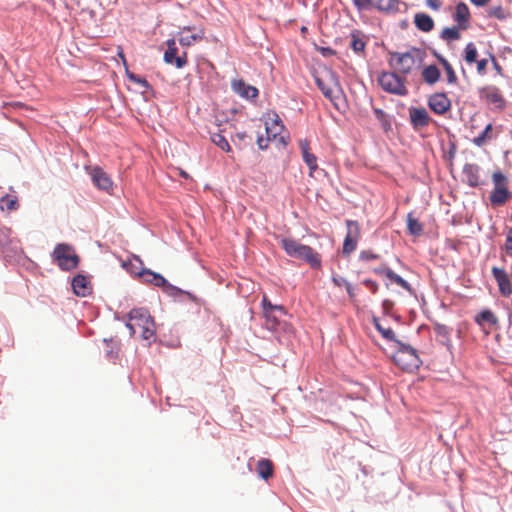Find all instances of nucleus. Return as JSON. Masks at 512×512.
Segmentation results:
<instances>
[{"instance_id":"nucleus-1","label":"nucleus","mask_w":512,"mask_h":512,"mask_svg":"<svg viewBox=\"0 0 512 512\" xmlns=\"http://www.w3.org/2000/svg\"><path fill=\"white\" fill-rule=\"evenodd\" d=\"M131 271V275H134L142 280L145 284H151L155 287L162 289L163 293L174 301L182 302V297L186 296L190 301L200 306L203 304V300L191 293L190 291L184 290L178 286L171 284L162 274L152 271L149 268L142 267L140 271Z\"/></svg>"},{"instance_id":"nucleus-2","label":"nucleus","mask_w":512,"mask_h":512,"mask_svg":"<svg viewBox=\"0 0 512 512\" xmlns=\"http://www.w3.org/2000/svg\"><path fill=\"white\" fill-rule=\"evenodd\" d=\"M281 247L289 257L303 260L313 269L321 267V257L312 247L290 238H283Z\"/></svg>"},{"instance_id":"nucleus-3","label":"nucleus","mask_w":512,"mask_h":512,"mask_svg":"<svg viewBox=\"0 0 512 512\" xmlns=\"http://www.w3.org/2000/svg\"><path fill=\"white\" fill-rule=\"evenodd\" d=\"M53 262L62 271H71L76 269L80 263V257L75 253L72 245L68 243H58L51 253Z\"/></svg>"},{"instance_id":"nucleus-4","label":"nucleus","mask_w":512,"mask_h":512,"mask_svg":"<svg viewBox=\"0 0 512 512\" xmlns=\"http://www.w3.org/2000/svg\"><path fill=\"white\" fill-rule=\"evenodd\" d=\"M394 343L397 345V350L394 352L393 360L402 369L419 368L422 361L418 355L417 350L409 344L403 343L401 340L396 339Z\"/></svg>"},{"instance_id":"nucleus-5","label":"nucleus","mask_w":512,"mask_h":512,"mask_svg":"<svg viewBox=\"0 0 512 512\" xmlns=\"http://www.w3.org/2000/svg\"><path fill=\"white\" fill-rule=\"evenodd\" d=\"M492 182L494 188L489 195V200L492 206H502L511 197V192L508 189V178L500 170L492 174Z\"/></svg>"},{"instance_id":"nucleus-6","label":"nucleus","mask_w":512,"mask_h":512,"mask_svg":"<svg viewBox=\"0 0 512 512\" xmlns=\"http://www.w3.org/2000/svg\"><path fill=\"white\" fill-rule=\"evenodd\" d=\"M378 83L387 93L397 96H406L408 94V90L405 86V79L395 72H381L378 77Z\"/></svg>"},{"instance_id":"nucleus-7","label":"nucleus","mask_w":512,"mask_h":512,"mask_svg":"<svg viewBox=\"0 0 512 512\" xmlns=\"http://www.w3.org/2000/svg\"><path fill=\"white\" fill-rule=\"evenodd\" d=\"M389 54L391 56L389 60L391 67L398 68L399 72L404 75L411 73L416 64L411 48L404 53L390 52Z\"/></svg>"},{"instance_id":"nucleus-8","label":"nucleus","mask_w":512,"mask_h":512,"mask_svg":"<svg viewBox=\"0 0 512 512\" xmlns=\"http://www.w3.org/2000/svg\"><path fill=\"white\" fill-rule=\"evenodd\" d=\"M263 314L270 328L275 329L279 324L278 314L287 315V310L282 305L272 304L271 301L264 296L262 299Z\"/></svg>"},{"instance_id":"nucleus-9","label":"nucleus","mask_w":512,"mask_h":512,"mask_svg":"<svg viewBox=\"0 0 512 512\" xmlns=\"http://www.w3.org/2000/svg\"><path fill=\"white\" fill-rule=\"evenodd\" d=\"M478 92L480 98L485 99L490 104H494L497 110L502 111L506 108L507 102L498 87L488 85L479 88Z\"/></svg>"},{"instance_id":"nucleus-10","label":"nucleus","mask_w":512,"mask_h":512,"mask_svg":"<svg viewBox=\"0 0 512 512\" xmlns=\"http://www.w3.org/2000/svg\"><path fill=\"white\" fill-rule=\"evenodd\" d=\"M346 225L348 232L344 238L342 253L344 256L350 255L357 246L359 236V225L357 221L347 220Z\"/></svg>"},{"instance_id":"nucleus-11","label":"nucleus","mask_w":512,"mask_h":512,"mask_svg":"<svg viewBox=\"0 0 512 512\" xmlns=\"http://www.w3.org/2000/svg\"><path fill=\"white\" fill-rule=\"evenodd\" d=\"M427 104L437 115H443L451 108V100L444 92H437L430 95Z\"/></svg>"},{"instance_id":"nucleus-12","label":"nucleus","mask_w":512,"mask_h":512,"mask_svg":"<svg viewBox=\"0 0 512 512\" xmlns=\"http://www.w3.org/2000/svg\"><path fill=\"white\" fill-rule=\"evenodd\" d=\"M167 49L164 53V61L167 64L175 65L176 68H183L186 63V53L183 55H177V47L174 39L167 40Z\"/></svg>"},{"instance_id":"nucleus-13","label":"nucleus","mask_w":512,"mask_h":512,"mask_svg":"<svg viewBox=\"0 0 512 512\" xmlns=\"http://www.w3.org/2000/svg\"><path fill=\"white\" fill-rule=\"evenodd\" d=\"M231 89L235 94L246 100H254L259 94L255 86L246 83L243 79L233 80Z\"/></svg>"},{"instance_id":"nucleus-14","label":"nucleus","mask_w":512,"mask_h":512,"mask_svg":"<svg viewBox=\"0 0 512 512\" xmlns=\"http://www.w3.org/2000/svg\"><path fill=\"white\" fill-rule=\"evenodd\" d=\"M89 175L93 184L100 190L109 191L113 182L104 170L99 166H94L89 170Z\"/></svg>"},{"instance_id":"nucleus-15","label":"nucleus","mask_w":512,"mask_h":512,"mask_svg":"<svg viewBox=\"0 0 512 512\" xmlns=\"http://www.w3.org/2000/svg\"><path fill=\"white\" fill-rule=\"evenodd\" d=\"M410 123L414 129L428 126L431 117L427 110L422 107L411 106L409 108Z\"/></svg>"},{"instance_id":"nucleus-16","label":"nucleus","mask_w":512,"mask_h":512,"mask_svg":"<svg viewBox=\"0 0 512 512\" xmlns=\"http://www.w3.org/2000/svg\"><path fill=\"white\" fill-rule=\"evenodd\" d=\"M480 166L474 163H466L463 167V174L466 177V182L471 188H476L484 185L485 182L480 179Z\"/></svg>"},{"instance_id":"nucleus-17","label":"nucleus","mask_w":512,"mask_h":512,"mask_svg":"<svg viewBox=\"0 0 512 512\" xmlns=\"http://www.w3.org/2000/svg\"><path fill=\"white\" fill-rule=\"evenodd\" d=\"M127 317L129 321H135V323L140 327L145 324H151V326H155L153 317L145 307L133 308L129 311Z\"/></svg>"},{"instance_id":"nucleus-18","label":"nucleus","mask_w":512,"mask_h":512,"mask_svg":"<svg viewBox=\"0 0 512 512\" xmlns=\"http://www.w3.org/2000/svg\"><path fill=\"white\" fill-rule=\"evenodd\" d=\"M73 292L80 297H85L91 292L90 282L83 274H77L72 278Z\"/></svg>"},{"instance_id":"nucleus-19","label":"nucleus","mask_w":512,"mask_h":512,"mask_svg":"<svg viewBox=\"0 0 512 512\" xmlns=\"http://www.w3.org/2000/svg\"><path fill=\"white\" fill-rule=\"evenodd\" d=\"M470 19V11L466 3L460 1L456 5L455 13L453 14V20L457 22L459 28L465 30L468 28Z\"/></svg>"},{"instance_id":"nucleus-20","label":"nucleus","mask_w":512,"mask_h":512,"mask_svg":"<svg viewBox=\"0 0 512 512\" xmlns=\"http://www.w3.org/2000/svg\"><path fill=\"white\" fill-rule=\"evenodd\" d=\"M433 329H434L437 341L440 344H442L443 346H445L449 352H451L452 343L450 340V334L453 331V329L444 324H440V323H435L433 326Z\"/></svg>"},{"instance_id":"nucleus-21","label":"nucleus","mask_w":512,"mask_h":512,"mask_svg":"<svg viewBox=\"0 0 512 512\" xmlns=\"http://www.w3.org/2000/svg\"><path fill=\"white\" fill-rule=\"evenodd\" d=\"M302 158L305 164L309 167L310 175L318 168L316 156L310 152L309 143L307 140H300L299 143Z\"/></svg>"},{"instance_id":"nucleus-22","label":"nucleus","mask_w":512,"mask_h":512,"mask_svg":"<svg viewBox=\"0 0 512 512\" xmlns=\"http://www.w3.org/2000/svg\"><path fill=\"white\" fill-rule=\"evenodd\" d=\"M414 24L418 30L426 33L432 31L435 25L433 18L424 12L414 15Z\"/></svg>"},{"instance_id":"nucleus-23","label":"nucleus","mask_w":512,"mask_h":512,"mask_svg":"<svg viewBox=\"0 0 512 512\" xmlns=\"http://www.w3.org/2000/svg\"><path fill=\"white\" fill-rule=\"evenodd\" d=\"M421 74L424 82L428 85L437 83L441 78V72L435 64L424 67Z\"/></svg>"},{"instance_id":"nucleus-24","label":"nucleus","mask_w":512,"mask_h":512,"mask_svg":"<svg viewBox=\"0 0 512 512\" xmlns=\"http://www.w3.org/2000/svg\"><path fill=\"white\" fill-rule=\"evenodd\" d=\"M257 472L261 479L267 481L274 474L273 463L266 458H261L257 462Z\"/></svg>"},{"instance_id":"nucleus-25","label":"nucleus","mask_w":512,"mask_h":512,"mask_svg":"<svg viewBox=\"0 0 512 512\" xmlns=\"http://www.w3.org/2000/svg\"><path fill=\"white\" fill-rule=\"evenodd\" d=\"M373 325L375 329L381 334V336L390 342L396 341V336L394 331L391 328H385L381 325L380 320L378 317L373 316L372 318Z\"/></svg>"},{"instance_id":"nucleus-26","label":"nucleus","mask_w":512,"mask_h":512,"mask_svg":"<svg viewBox=\"0 0 512 512\" xmlns=\"http://www.w3.org/2000/svg\"><path fill=\"white\" fill-rule=\"evenodd\" d=\"M384 271H385V276L389 280L396 283L397 285H399L401 288L405 289L406 291H409V292L411 291V289H412L411 285L403 277H401L400 275L395 273L390 268H384Z\"/></svg>"},{"instance_id":"nucleus-27","label":"nucleus","mask_w":512,"mask_h":512,"mask_svg":"<svg viewBox=\"0 0 512 512\" xmlns=\"http://www.w3.org/2000/svg\"><path fill=\"white\" fill-rule=\"evenodd\" d=\"M460 30H462V29L459 28V25L452 26V27H445L442 30V32L440 33V38L442 40H445L448 42L456 41V40L460 39V37H461Z\"/></svg>"},{"instance_id":"nucleus-28","label":"nucleus","mask_w":512,"mask_h":512,"mask_svg":"<svg viewBox=\"0 0 512 512\" xmlns=\"http://www.w3.org/2000/svg\"><path fill=\"white\" fill-rule=\"evenodd\" d=\"M350 47L355 53H360L365 50L366 42L361 37L360 31L355 30L351 33Z\"/></svg>"},{"instance_id":"nucleus-29","label":"nucleus","mask_w":512,"mask_h":512,"mask_svg":"<svg viewBox=\"0 0 512 512\" xmlns=\"http://www.w3.org/2000/svg\"><path fill=\"white\" fill-rule=\"evenodd\" d=\"M407 228L411 235L419 236L423 231V226L418 219L414 218L411 213L407 216Z\"/></svg>"},{"instance_id":"nucleus-30","label":"nucleus","mask_w":512,"mask_h":512,"mask_svg":"<svg viewBox=\"0 0 512 512\" xmlns=\"http://www.w3.org/2000/svg\"><path fill=\"white\" fill-rule=\"evenodd\" d=\"M476 322L479 325H482L483 323H487V324H490V325H495L497 323V318H496V316L494 315V313L491 310L485 309V310H482L476 316Z\"/></svg>"},{"instance_id":"nucleus-31","label":"nucleus","mask_w":512,"mask_h":512,"mask_svg":"<svg viewBox=\"0 0 512 512\" xmlns=\"http://www.w3.org/2000/svg\"><path fill=\"white\" fill-rule=\"evenodd\" d=\"M18 199L16 196H11L9 194H5L0 198V207L3 210L6 208L9 211L16 210L18 208Z\"/></svg>"},{"instance_id":"nucleus-32","label":"nucleus","mask_w":512,"mask_h":512,"mask_svg":"<svg viewBox=\"0 0 512 512\" xmlns=\"http://www.w3.org/2000/svg\"><path fill=\"white\" fill-rule=\"evenodd\" d=\"M478 51L473 42H469L464 48V59L468 64L475 63L477 61Z\"/></svg>"},{"instance_id":"nucleus-33","label":"nucleus","mask_w":512,"mask_h":512,"mask_svg":"<svg viewBox=\"0 0 512 512\" xmlns=\"http://www.w3.org/2000/svg\"><path fill=\"white\" fill-rule=\"evenodd\" d=\"M487 15L498 20H505L509 17V13L500 5L491 6L487 10Z\"/></svg>"},{"instance_id":"nucleus-34","label":"nucleus","mask_w":512,"mask_h":512,"mask_svg":"<svg viewBox=\"0 0 512 512\" xmlns=\"http://www.w3.org/2000/svg\"><path fill=\"white\" fill-rule=\"evenodd\" d=\"M398 5V0H375V6L380 11H392L396 10Z\"/></svg>"},{"instance_id":"nucleus-35","label":"nucleus","mask_w":512,"mask_h":512,"mask_svg":"<svg viewBox=\"0 0 512 512\" xmlns=\"http://www.w3.org/2000/svg\"><path fill=\"white\" fill-rule=\"evenodd\" d=\"M212 142L218 146L220 149L229 152L231 147L227 141V139L220 133H214L211 135Z\"/></svg>"},{"instance_id":"nucleus-36","label":"nucleus","mask_w":512,"mask_h":512,"mask_svg":"<svg viewBox=\"0 0 512 512\" xmlns=\"http://www.w3.org/2000/svg\"><path fill=\"white\" fill-rule=\"evenodd\" d=\"M314 79H315V83H316L317 87L322 92V94L325 96V98L333 101L334 97H333L332 89L325 84V82L322 78L315 76Z\"/></svg>"},{"instance_id":"nucleus-37","label":"nucleus","mask_w":512,"mask_h":512,"mask_svg":"<svg viewBox=\"0 0 512 512\" xmlns=\"http://www.w3.org/2000/svg\"><path fill=\"white\" fill-rule=\"evenodd\" d=\"M11 244V230L7 227H0V248L5 249Z\"/></svg>"},{"instance_id":"nucleus-38","label":"nucleus","mask_w":512,"mask_h":512,"mask_svg":"<svg viewBox=\"0 0 512 512\" xmlns=\"http://www.w3.org/2000/svg\"><path fill=\"white\" fill-rule=\"evenodd\" d=\"M441 65L443 66L446 75H447V83L448 84H455L457 82V76L456 73L452 67V65L449 63L448 60L442 61Z\"/></svg>"},{"instance_id":"nucleus-39","label":"nucleus","mask_w":512,"mask_h":512,"mask_svg":"<svg viewBox=\"0 0 512 512\" xmlns=\"http://www.w3.org/2000/svg\"><path fill=\"white\" fill-rule=\"evenodd\" d=\"M492 128L493 126L491 123L487 124L484 130L473 139V143L478 147L483 146L488 137V134L492 131Z\"/></svg>"},{"instance_id":"nucleus-40","label":"nucleus","mask_w":512,"mask_h":512,"mask_svg":"<svg viewBox=\"0 0 512 512\" xmlns=\"http://www.w3.org/2000/svg\"><path fill=\"white\" fill-rule=\"evenodd\" d=\"M126 76L130 81L139 84L143 88H145V89L150 88V84L145 78L130 72L128 69H126Z\"/></svg>"},{"instance_id":"nucleus-41","label":"nucleus","mask_w":512,"mask_h":512,"mask_svg":"<svg viewBox=\"0 0 512 512\" xmlns=\"http://www.w3.org/2000/svg\"><path fill=\"white\" fill-rule=\"evenodd\" d=\"M492 275L495 278L498 285L509 278L506 270L499 267L492 268Z\"/></svg>"},{"instance_id":"nucleus-42","label":"nucleus","mask_w":512,"mask_h":512,"mask_svg":"<svg viewBox=\"0 0 512 512\" xmlns=\"http://www.w3.org/2000/svg\"><path fill=\"white\" fill-rule=\"evenodd\" d=\"M201 38H202V36H201V35H199V34L182 35V36L179 38V43H180L182 46H190V45H192L195 41L200 40Z\"/></svg>"},{"instance_id":"nucleus-43","label":"nucleus","mask_w":512,"mask_h":512,"mask_svg":"<svg viewBox=\"0 0 512 512\" xmlns=\"http://www.w3.org/2000/svg\"><path fill=\"white\" fill-rule=\"evenodd\" d=\"M375 0H352L354 6L359 11L370 9L374 5Z\"/></svg>"},{"instance_id":"nucleus-44","label":"nucleus","mask_w":512,"mask_h":512,"mask_svg":"<svg viewBox=\"0 0 512 512\" xmlns=\"http://www.w3.org/2000/svg\"><path fill=\"white\" fill-rule=\"evenodd\" d=\"M142 328V334L141 337L144 340H150L151 338L155 337V329L154 326H151V324H145L141 326Z\"/></svg>"},{"instance_id":"nucleus-45","label":"nucleus","mask_w":512,"mask_h":512,"mask_svg":"<svg viewBox=\"0 0 512 512\" xmlns=\"http://www.w3.org/2000/svg\"><path fill=\"white\" fill-rule=\"evenodd\" d=\"M133 259L139 264V266H142L143 265V261L141 260V258L137 255H133ZM123 267L127 269V271L131 274V271L130 270H133V271H140V269L142 267H138L136 266L135 264L133 263H126L124 262L123 263Z\"/></svg>"},{"instance_id":"nucleus-46","label":"nucleus","mask_w":512,"mask_h":512,"mask_svg":"<svg viewBox=\"0 0 512 512\" xmlns=\"http://www.w3.org/2000/svg\"><path fill=\"white\" fill-rule=\"evenodd\" d=\"M498 287L500 293L505 297L510 296V294L512 293V285L509 278L506 281L499 284Z\"/></svg>"},{"instance_id":"nucleus-47","label":"nucleus","mask_w":512,"mask_h":512,"mask_svg":"<svg viewBox=\"0 0 512 512\" xmlns=\"http://www.w3.org/2000/svg\"><path fill=\"white\" fill-rule=\"evenodd\" d=\"M412 49V55L414 57V60L416 63L418 64H421L423 61H424V57H425V52L420 49V48H417V47H411Z\"/></svg>"},{"instance_id":"nucleus-48","label":"nucleus","mask_w":512,"mask_h":512,"mask_svg":"<svg viewBox=\"0 0 512 512\" xmlns=\"http://www.w3.org/2000/svg\"><path fill=\"white\" fill-rule=\"evenodd\" d=\"M379 258V255L378 254H375L371 251H361L360 254H359V259L362 260V261H369V260H375V259H378Z\"/></svg>"},{"instance_id":"nucleus-49","label":"nucleus","mask_w":512,"mask_h":512,"mask_svg":"<svg viewBox=\"0 0 512 512\" xmlns=\"http://www.w3.org/2000/svg\"><path fill=\"white\" fill-rule=\"evenodd\" d=\"M379 122L381 124L382 129L385 132H389L392 130V117L391 116L388 115L384 119L380 120Z\"/></svg>"},{"instance_id":"nucleus-50","label":"nucleus","mask_w":512,"mask_h":512,"mask_svg":"<svg viewBox=\"0 0 512 512\" xmlns=\"http://www.w3.org/2000/svg\"><path fill=\"white\" fill-rule=\"evenodd\" d=\"M394 306V302L390 299H385L382 301V310L385 315H391V310Z\"/></svg>"},{"instance_id":"nucleus-51","label":"nucleus","mask_w":512,"mask_h":512,"mask_svg":"<svg viewBox=\"0 0 512 512\" xmlns=\"http://www.w3.org/2000/svg\"><path fill=\"white\" fill-rule=\"evenodd\" d=\"M270 142V138H264L263 135H259L257 137V145L260 150H265L268 148V144Z\"/></svg>"},{"instance_id":"nucleus-52","label":"nucleus","mask_w":512,"mask_h":512,"mask_svg":"<svg viewBox=\"0 0 512 512\" xmlns=\"http://www.w3.org/2000/svg\"><path fill=\"white\" fill-rule=\"evenodd\" d=\"M477 63V72L480 75H484L486 73V67L488 64V59H480L476 61Z\"/></svg>"},{"instance_id":"nucleus-53","label":"nucleus","mask_w":512,"mask_h":512,"mask_svg":"<svg viewBox=\"0 0 512 512\" xmlns=\"http://www.w3.org/2000/svg\"><path fill=\"white\" fill-rule=\"evenodd\" d=\"M350 298L355 296L354 287L347 279H341Z\"/></svg>"},{"instance_id":"nucleus-54","label":"nucleus","mask_w":512,"mask_h":512,"mask_svg":"<svg viewBox=\"0 0 512 512\" xmlns=\"http://www.w3.org/2000/svg\"><path fill=\"white\" fill-rule=\"evenodd\" d=\"M505 247H506V251H507L508 255L512 256V227L509 230Z\"/></svg>"},{"instance_id":"nucleus-55","label":"nucleus","mask_w":512,"mask_h":512,"mask_svg":"<svg viewBox=\"0 0 512 512\" xmlns=\"http://www.w3.org/2000/svg\"><path fill=\"white\" fill-rule=\"evenodd\" d=\"M489 57L491 59V62H492V65H493V68L496 70V72L498 74H502V67L501 65L498 63L497 59L495 58V56L492 54V53H489Z\"/></svg>"},{"instance_id":"nucleus-56","label":"nucleus","mask_w":512,"mask_h":512,"mask_svg":"<svg viewBox=\"0 0 512 512\" xmlns=\"http://www.w3.org/2000/svg\"><path fill=\"white\" fill-rule=\"evenodd\" d=\"M373 114L375 115L376 119L378 121L384 119L386 116H388L385 111L381 108H373Z\"/></svg>"},{"instance_id":"nucleus-57","label":"nucleus","mask_w":512,"mask_h":512,"mask_svg":"<svg viewBox=\"0 0 512 512\" xmlns=\"http://www.w3.org/2000/svg\"><path fill=\"white\" fill-rule=\"evenodd\" d=\"M363 283L365 286L369 287L373 293L378 290V284L372 279H366Z\"/></svg>"},{"instance_id":"nucleus-58","label":"nucleus","mask_w":512,"mask_h":512,"mask_svg":"<svg viewBox=\"0 0 512 512\" xmlns=\"http://www.w3.org/2000/svg\"><path fill=\"white\" fill-rule=\"evenodd\" d=\"M426 4L433 10H439L441 8V2L439 0H426Z\"/></svg>"},{"instance_id":"nucleus-59","label":"nucleus","mask_w":512,"mask_h":512,"mask_svg":"<svg viewBox=\"0 0 512 512\" xmlns=\"http://www.w3.org/2000/svg\"><path fill=\"white\" fill-rule=\"evenodd\" d=\"M431 54L437 59V61L441 64L442 61L447 60L442 54H440L437 50L431 49Z\"/></svg>"},{"instance_id":"nucleus-60","label":"nucleus","mask_w":512,"mask_h":512,"mask_svg":"<svg viewBox=\"0 0 512 512\" xmlns=\"http://www.w3.org/2000/svg\"><path fill=\"white\" fill-rule=\"evenodd\" d=\"M321 53L323 56H330V55H334L335 51L330 47H322Z\"/></svg>"},{"instance_id":"nucleus-61","label":"nucleus","mask_w":512,"mask_h":512,"mask_svg":"<svg viewBox=\"0 0 512 512\" xmlns=\"http://www.w3.org/2000/svg\"><path fill=\"white\" fill-rule=\"evenodd\" d=\"M328 75H329L330 79L334 82V84L339 86L337 74L335 72H333L332 70H329Z\"/></svg>"},{"instance_id":"nucleus-62","label":"nucleus","mask_w":512,"mask_h":512,"mask_svg":"<svg viewBox=\"0 0 512 512\" xmlns=\"http://www.w3.org/2000/svg\"><path fill=\"white\" fill-rule=\"evenodd\" d=\"M471 3L477 7H482L487 4L489 0H470Z\"/></svg>"},{"instance_id":"nucleus-63","label":"nucleus","mask_w":512,"mask_h":512,"mask_svg":"<svg viewBox=\"0 0 512 512\" xmlns=\"http://www.w3.org/2000/svg\"><path fill=\"white\" fill-rule=\"evenodd\" d=\"M125 326L128 328L129 332H130V336H133L135 334V328H134V325L131 323V321H127Z\"/></svg>"},{"instance_id":"nucleus-64","label":"nucleus","mask_w":512,"mask_h":512,"mask_svg":"<svg viewBox=\"0 0 512 512\" xmlns=\"http://www.w3.org/2000/svg\"><path fill=\"white\" fill-rule=\"evenodd\" d=\"M341 279H344L343 277H333L332 278V281L334 282L335 285L337 286H342L344 285L343 282L341 281Z\"/></svg>"}]
</instances>
